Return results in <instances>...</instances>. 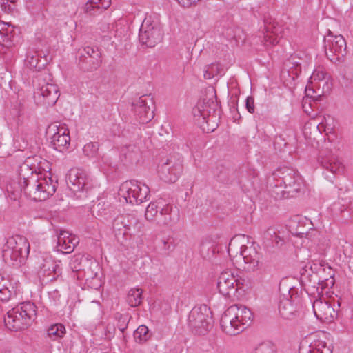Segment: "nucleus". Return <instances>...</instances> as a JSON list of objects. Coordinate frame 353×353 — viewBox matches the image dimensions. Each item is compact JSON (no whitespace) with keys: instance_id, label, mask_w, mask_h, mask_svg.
Wrapping results in <instances>:
<instances>
[{"instance_id":"ea45409f","label":"nucleus","mask_w":353,"mask_h":353,"mask_svg":"<svg viewBox=\"0 0 353 353\" xmlns=\"http://www.w3.org/2000/svg\"><path fill=\"white\" fill-rule=\"evenodd\" d=\"M279 183L276 181V184L274 189L272 190V194L276 199H281L287 198L290 196L292 192H288V189L283 190Z\"/></svg>"},{"instance_id":"a19ab883","label":"nucleus","mask_w":353,"mask_h":353,"mask_svg":"<svg viewBox=\"0 0 353 353\" xmlns=\"http://www.w3.org/2000/svg\"><path fill=\"white\" fill-rule=\"evenodd\" d=\"M254 353H276V348L271 343H263L255 348Z\"/></svg>"},{"instance_id":"412c9836","label":"nucleus","mask_w":353,"mask_h":353,"mask_svg":"<svg viewBox=\"0 0 353 353\" xmlns=\"http://www.w3.org/2000/svg\"><path fill=\"white\" fill-rule=\"evenodd\" d=\"M68 185L74 192L88 191L92 186L91 180L85 171L74 168L68 174Z\"/></svg>"},{"instance_id":"9d476101","label":"nucleus","mask_w":353,"mask_h":353,"mask_svg":"<svg viewBox=\"0 0 353 353\" xmlns=\"http://www.w3.org/2000/svg\"><path fill=\"white\" fill-rule=\"evenodd\" d=\"M210 105L203 101L199 102L192 110L194 123L203 131L213 132L218 126L217 115Z\"/></svg>"},{"instance_id":"dca6fc26","label":"nucleus","mask_w":353,"mask_h":353,"mask_svg":"<svg viewBox=\"0 0 353 353\" xmlns=\"http://www.w3.org/2000/svg\"><path fill=\"white\" fill-rule=\"evenodd\" d=\"M245 280L230 270L222 272L217 279V288L223 296H230L244 285Z\"/></svg>"},{"instance_id":"e433bc0d","label":"nucleus","mask_w":353,"mask_h":353,"mask_svg":"<svg viewBox=\"0 0 353 353\" xmlns=\"http://www.w3.org/2000/svg\"><path fill=\"white\" fill-rule=\"evenodd\" d=\"M83 52L84 53H82V55L85 54L87 57H92V58H94L93 63L94 66H97L98 64H101V53L97 48L87 46L83 49Z\"/></svg>"},{"instance_id":"2eb2a0df","label":"nucleus","mask_w":353,"mask_h":353,"mask_svg":"<svg viewBox=\"0 0 353 353\" xmlns=\"http://www.w3.org/2000/svg\"><path fill=\"white\" fill-rule=\"evenodd\" d=\"M275 180L288 192H298L302 185L303 180L300 174L292 168L285 167L277 170L274 173Z\"/></svg>"},{"instance_id":"7ed1b4c3","label":"nucleus","mask_w":353,"mask_h":353,"mask_svg":"<svg viewBox=\"0 0 353 353\" xmlns=\"http://www.w3.org/2000/svg\"><path fill=\"white\" fill-rule=\"evenodd\" d=\"M36 316V306L30 302L22 303L10 310L4 317L5 325L12 331L28 327Z\"/></svg>"},{"instance_id":"c9c22d12","label":"nucleus","mask_w":353,"mask_h":353,"mask_svg":"<svg viewBox=\"0 0 353 353\" xmlns=\"http://www.w3.org/2000/svg\"><path fill=\"white\" fill-rule=\"evenodd\" d=\"M135 340L142 343L148 341L150 338L149 330L145 325H140L134 332Z\"/></svg>"},{"instance_id":"f257e3e1","label":"nucleus","mask_w":353,"mask_h":353,"mask_svg":"<svg viewBox=\"0 0 353 353\" xmlns=\"http://www.w3.org/2000/svg\"><path fill=\"white\" fill-rule=\"evenodd\" d=\"M253 315L251 310L242 305H232L221 318L223 331L228 335H236L251 325Z\"/></svg>"},{"instance_id":"0eeeda50","label":"nucleus","mask_w":353,"mask_h":353,"mask_svg":"<svg viewBox=\"0 0 353 353\" xmlns=\"http://www.w3.org/2000/svg\"><path fill=\"white\" fill-rule=\"evenodd\" d=\"M118 194L120 200L123 199L126 203L139 205L148 200L150 189L141 182L126 181L121 185Z\"/></svg>"},{"instance_id":"6ab92c4d","label":"nucleus","mask_w":353,"mask_h":353,"mask_svg":"<svg viewBox=\"0 0 353 353\" xmlns=\"http://www.w3.org/2000/svg\"><path fill=\"white\" fill-rule=\"evenodd\" d=\"M312 272L319 276L318 284L322 289L331 288L335 283V272L325 261H315L310 266Z\"/></svg>"},{"instance_id":"bf43d9fd","label":"nucleus","mask_w":353,"mask_h":353,"mask_svg":"<svg viewBox=\"0 0 353 353\" xmlns=\"http://www.w3.org/2000/svg\"><path fill=\"white\" fill-rule=\"evenodd\" d=\"M3 353H25V352L23 351H22V350H18V351L12 352H5Z\"/></svg>"},{"instance_id":"f704fd0d","label":"nucleus","mask_w":353,"mask_h":353,"mask_svg":"<svg viewBox=\"0 0 353 353\" xmlns=\"http://www.w3.org/2000/svg\"><path fill=\"white\" fill-rule=\"evenodd\" d=\"M99 144L98 142H89L83 148L84 156L88 158H95L98 155Z\"/></svg>"},{"instance_id":"c03bdc74","label":"nucleus","mask_w":353,"mask_h":353,"mask_svg":"<svg viewBox=\"0 0 353 353\" xmlns=\"http://www.w3.org/2000/svg\"><path fill=\"white\" fill-rule=\"evenodd\" d=\"M265 238L271 239L273 242L275 243L276 246L282 245L283 240L276 233L273 228H269L264 234Z\"/></svg>"},{"instance_id":"cd10ccee","label":"nucleus","mask_w":353,"mask_h":353,"mask_svg":"<svg viewBox=\"0 0 353 353\" xmlns=\"http://www.w3.org/2000/svg\"><path fill=\"white\" fill-rule=\"evenodd\" d=\"M310 59V58L302 52L292 54L289 60L290 63L292 65L290 72L298 75L299 72L301 71L302 66L307 65Z\"/></svg>"},{"instance_id":"1a4fd4ad","label":"nucleus","mask_w":353,"mask_h":353,"mask_svg":"<svg viewBox=\"0 0 353 353\" xmlns=\"http://www.w3.org/2000/svg\"><path fill=\"white\" fill-rule=\"evenodd\" d=\"M60 263L49 252H40L34 257V268L39 277H49L52 281L61 274Z\"/></svg>"},{"instance_id":"13d9d810","label":"nucleus","mask_w":353,"mask_h":353,"mask_svg":"<svg viewBox=\"0 0 353 353\" xmlns=\"http://www.w3.org/2000/svg\"><path fill=\"white\" fill-rule=\"evenodd\" d=\"M128 148L130 150L131 149L132 152H134L135 154H139V150L138 148L134 145H129Z\"/></svg>"},{"instance_id":"2f4dec72","label":"nucleus","mask_w":353,"mask_h":353,"mask_svg":"<svg viewBox=\"0 0 353 353\" xmlns=\"http://www.w3.org/2000/svg\"><path fill=\"white\" fill-rule=\"evenodd\" d=\"M65 334V327L61 323H55L51 325L47 329L48 336L53 340L56 341L63 337Z\"/></svg>"},{"instance_id":"e2e57ef3","label":"nucleus","mask_w":353,"mask_h":353,"mask_svg":"<svg viewBox=\"0 0 353 353\" xmlns=\"http://www.w3.org/2000/svg\"><path fill=\"white\" fill-rule=\"evenodd\" d=\"M218 176L220 178V180H223V177H222L221 176H219V175Z\"/></svg>"},{"instance_id":"49530a36","label":"nucleus","mask_w":353,"mask_h":353,"mask_svg":"<svg viewBox=\"0 0 353 353\" xmlns=\"http://www.w3.org/2000/svg\"><path fill=\"white\" fill-rule=\"evenodd\" d=\"M325 72L323 68H316L314 70L310 76L309 83H312L314 81H319L324 79Z\"/></svg>"},{"instance_id":"a211bd4d","label":"nucleus","mask_w":353,"mask_h":353,"mask_svg":"<svg viewBox=\"0 0 353 353\" xmlns=\"http://www.w3.org/2000/svg\"><path fill=\"white\" fill-rule=\"evenodd\" d=\"M58 86L53 83H39V88L34 92V98L37 104L51 106L56 103L59 97Z\"/></svg>"},{"instance_id":"5701e85b","label":"nucleus","mask_w":353,"mask_h":353,"mask_svg":"<svg viewBox=\"0 0 353 353\" xmlns=\"http://www.w3.org/2000/svg\"><path fill=\"white\" fill-rule=\"evenodd\" d=\"M319 162L323 168L333 174H339L343 171L344 167L341 161L332 151L323 149L320 151Z\"/></svg>"},{"instance_id":"473e14b6","label":"nucleus","mask_w":353,"mask_h":353,"mask_svg":"<svg viewBox=\"0 0 353 353\" xmlns=\"http://www.w3.org/2000/svg\"><path fill=\"white\" fill-rule=\"evenodd\" d=\"M127 302L131 307L139 306L142 302V290L139 288L131 289L128 293Z\"/></svg>"},{"instance_id":"052dcab7","label":"nucleus","mask_w":353,"mask_h":353,"mask_svg":"<svg viewBox=\"0 0 353 353\" xmlns=\"http://www.w3.org/2000/svg\"><path fill=\"white\" fill-rule=\"evenodd\" d=\"M128 155V157H129V158H130V159H132V158H133V157L131 155V154H130V153H129Z\"/></svg>"},{"instance_id":"4c0bfd02","label":"nucleus","mask_w":353,"mask_h":353,"mask_svg":"<svg viewBox=\"0 0 353 353\" xmlns=\"http://www.w3.org/2000/svg\"><path fill=\"white\" fill-rule=\"evenodd\" d=\"M314 125L320 132L323 131L327 134H328L333 132L334 121L331 117H329L328 119L324 118V120L323 121H321L317 125L315 124Z\"/></svg>"},{"instance_id":"58836bf2","label":"nucleus","mask_w":353,"mask_h":353,"mask_svg":"<svg viewBox=\"0 0 353 353\" xmlns=\"http://www.w3.org/2000/svg\"><path fill=\"white\" fill-rule=\"evenodd\" d=\"M141 228L142 224L137 219V224L134 226L131 225L130 227H126L125 229H124L123 237L128 239V236L130 239L132 236H135L139 235L141 232Z\"/></svg>"},{"instance_id":"79ce46f5","label":"nucleus","mask_w":353,"mask_h":353,"mask_svg":"<svg viewBox=\"0 0 353 353\" xmlns=\"http://www.w3.org/2000/svg\"><path fill=\"white\" fill-rule=\"evenodd\" d=\"M219 73V65L216 63H212L206 66L204 70V78L206 79H211L214 76Z\"/></svg>"},{"instance_id":"f3484780","label":"nucleus","mask_w":353,"mask_h":353,"mask_svg":"<svg viewBox=\"0 0 353 353\" xmlns=\"http://www.w3.org/2000/svg\"><path fill=\"white\" fill-rule=\"evenodd\" d=\"M46 134L50 137L51 143L55 150L63 152L70 145L69 130L65 125L53 123L48 125Z\"/></svg>"},{"instance_id":"20e7f679","label":"nucleus","mask_w":353,"mask_h":353,"mask_svg":"<svg viewBox=\"0 0 353 353\" xmlns=\"http://www.w3.org/2000/svg\"><path fill=\"white\" fill-rule=\"evenodd\" d=\"M57 179L51 172L32 178L29 185H25L24 194L34 201H42L52 196L56 191Z\"/></svg>"},{"instance_id":"de8ad7c7","label":"nucleus","mask_w":353,"mask_h":353,"mask_svg":"<svg viewBox=\"0 0 353 353\" xmlns=\"http://www.w3.org/2000/svg\"><path fill=\"white\" fill-rule=\"evenodd\" d=\"M161 243L163 245V249L167 252L173 251L175 248L174 241L172 237H168L162 239Z\"/></svg>"},{"instance_id":"c756f323","label":"nucleus","mask_w":353,"mask_h":353,"mask_svg":"<svg viewBox=\"0 0 353 353\" xmlns=\"http://www.w3.org/2000/svg\"><path fill=\"white\" fill-rule=\"evenodd\" d=\"M279 310L281 316L288 319L295 313L296 307L290 299L283 297L280 301Z\"/></svg>"},{"instance_id":"b1692460","label":"nucleus","mask_w":353,"mask_h":353,"mask_svg":"<svg viewBox=\"0 0 353 353\" xmlns=\"http://www.w3.org/2000/svg\"><path fill=\"white\" fill-rule=\"evenodd\" d=\"M313 310L316 318L321 321L331 323L337 316V312L326 301H322L321 299H316L313 302Z\"/></svg>"},{"instance_id":"39448f33","label":"nucleus","mask_w":353,"mask_h":353,"mask_svg":"<svg viewBox=\"0 0 353 353\" xmlns=\"http://www.w3.org/2000/svg\"><path fill=\"white\" fill-rule=\"evenodd\" d=\"M244 236L232 239L228 245V252L233 260L243 259L244 262L249 265L252 269L258 266L261 254L258 252L256 246L252 243L245 245L243 243Z\"/></svg>"},{"instance_id":"864d4df0","label":"nucleus","mask_w":353,"mask_h":353,"mask_svg":"<svg viewBox=\"0 0 353 353\" xmlns=\"http://www.w3.org/2000/svg\"><path fill=\"white\" fill-rule=\"evenodd\" d=\"M314 92V90L313 88H311L309 84L307 85L305 88L306 96L305 97H311V99H312L313 103H315V101L318 100L319 97H320V95H319L318 97H312V94H313Z\"/></svg>"},{"instance_id":"a18cd8bd","label":"nucleus","mask_w":353,"mask_h":353,"mask_svg":"<svg viewBox=\"0 0 353 353\" xmlns=\"http://www.w3.org/2000/svg\"><path fill=\"white\" fill-rule=\"evenodd\" d=\"M26 64L27 66L32 69L40 68V66L38 65L39 58L37 55L28 54L26 59Z\"/></svg>"},{"instance_id":"7c9ffc66","label":"nucleus","mask_w":353,"mask_h":353,"mask_svg":"<svg viewBox=\"0 0 353 353\" xmlns=\"http://www.w3.org/2000/svg\"><path fill=\"white\" fill-rule=\"evenodd\" d=\"M305 353H332V349L325 341L316 339L310 343Z\"/></svg>"},{"instance_id":"f03ea898","label":"nucleus","mask_w":353,"mask_h":353,"mask_svg":"<svg viewBox=\"0 0 353 353\" xmlns=\"http://www.w3.org/2000/svg\"><path fill=\"white\" fill-rule=\"evenodd\" d=\"M30 252V243L23 236L16 235L7 239L2 249V257L9 265L19 267L23 265Z\"/></svg>"},{"instance_id":"37998d69","label":"nucleus","mask_w":353,"mask_h":353,"mask_svg":"<svg viewBox=\"0 0 353 353\" xmlns=\"http://www.w3.org/2000/svg\"><path fill=\"white\" fill-rule=\"evenodd\" d=\"M115 319L118 321V328L121 332H123L128 327V323L130 318L127 314L116 313Z\"/></svg>"},{"instance_id":"ddd939ff","label":"nucleus","mask_w":353,"mask_h":353,"mask_svg":"<svg viewBox=\"0 0 353 353\" xmlns=\"http://www.w3.org/2000/svg\"><path fill=\"white\" fill-rule=\"evenodd\" d=\"M31 159H26L25 161L20 165L17 170V178L16 181H13L7 185V191L14 196H17L19 193L23 192L25 190V185L28 186L30 183L32 178L36 179L38 175L35 174L31 170L32 165Z\"/></svg>"},{"instance_id":"bb28decb","label":"nucleus","mask_w":353,"mask_h":353,"mask_svg":"<svg viewBox=\"0 0 353 353\" xmlns=\"http://www.w3.org/2000/svg\"><path fill=\"white\" fill-rule=\"evenodd\" d=\"M137 224V219L130 214L117 217L113 222V229L117 236H123L124 229Z\"/></svg>"},{"instance_id":"9b49d317","label":"nucleus","mask_w":353,"mask_h":353,"mask_svg":"<svg viewBox=\"0 0 353 353\" xmlns=\"http://www.w3.org/2000/svg\"><path fill=\"white\" fill-rule=\"evenodd\" d=\"M162 38L163 31L159 22L152 20L151 17H145L139 30L140 42L147 47L152 48L160 43Z\"/></svg>"},{"instance_id":"72a5a7b5","label":"nucleus","mask_w":353,"mask_h":353,"mask_svg":"<svg viewBox=\"0 0 353 353\" xmlns=\"http://www.w3.org/2000/svg\"><path fill=\"white\" fill-rule=\"evenodd\" d=\"M8 285H10L9 282L0 276V301H8L12 294Z\"/></svg>"},{"instance_id":"423d86ee","label":"nucleus","mask_w":353,"mask_h":353,"mask_svg":"<svg viewBox=\"0 0 353 353\" xmlns=\"http://www.w3.org/2000/svg\"><path fill=\"white\" fill-rule=\"evenodd\" d=\"M172 206L159 199L150 203L145 210V217L149 221L159 225L172 226L178 219L172 216Z\"/></svg>"},{"instance_id":"8fccbe9b","label":"nucleus","mask_w":353,"mask_h":353,"mask_svg":"<svg viewBox=\"0 0 353 353\" xmlns=\"http://www.w3.org/2000/svg\"><path fill=\"white\" fill-rule=\"evenodd\" d=\"M311 97H304L303 99V109L306 113L310 112V109H312L314 103H312Z\"/></svg>"},{"instance_id":"c85d7f7f","label":"nucleus","mask_w":353,"mask_h":353,"mask_svg":"<svg viewBox=\"0 0 353 353\" xmlns=\"http://www.w3.org/2000/svg\"><path fill=\"white\" fill-rule=\"evenodd\" d=\"M26 159H31L32 165L31 170L38 176H43V173L50 172L48 170H50L49 162L46 159L41 158L39 156H34L28 157Z\"/></svg>"},{"instance_id":"680f3d73","label":"nucleus","mask_w":353,"mask_h":353,"mask_svg":"<svg viewBox=\"0 0 353 353\" xmlns=\"http://www.w3.org/2000/svg\"><path fill=\"white\" fill-rule=\"evenodd\" d=\"M16 0H8V1H10V3H14Z\"/></svg>"},{"instance_id":"09e8293b","label":"nucleus","mask_w":353,"mask_h":353,"mask_svg":"<svg viewBox=\"0 0 353 353\" xmlns=\"http://www.w3.org/2000/svg\"><path fill=\"white\" fill-rule=\"evenodd\" d=\"M91 3L94 4V6L97 8V10L103 9L105 10L110 7L111 4L110 0H90Z\"/></svg>"},{"instance_id":"aec40b11","label":"nucleus","mask_w":353,"mask_h":353,"mask_svg":"<svg viewBox=\"0 0 353 353\" xmlns=\"http://www.w3.org/2000/svg\"><path fill=\"white\" fill-rule=\"evenodd\" d=\"M183 171L179 159L170 158L159 167L158 172L161 180L166 183H174Z\"/></svg>"},{"instance_id":"a878e982","label":"nucleus","mask_w":353,"mask_h":353,"mask_svg":"<svg viewBox=\"0 0 353 353\" xmlns=\"http://www.w3.org/2000/svg\"><path fill=\"white\" fill-rule=\"evenodd\" d=\"M70 267L74 272H89L92 267H97L96 261L90 258L89 255H75L70 263Z\"/></svg>"},{"instance_id":"3c124183","label":"nucleus","mask_w":353,"mask_h":353,"mask_svg":"<svg viewBox=\"0 0 353 353\" xmlns=\"http://www.w3.org/2000/svg\"><path fill=\"white\" fill-rule=\"evenodd\" d=\"M83 57H84L83 61L88 64V67L87 68L88 70H94L100 66L101 64H98L97 66H94L93 63L94 58H92V57H87L85 54H83Z\"/></svg>"},{"instance_id":"f8f14e48","label":"nucleus","mask_w":353,"mask_h":353,"mask_svg":"<svg viewBox=\"0 0 353 353\" xmlns=\"http://www.w3.org/2000/svg\"><path fill=\"white\" fill-rule=\"evenodd\" d=\"M346 41L342 35H334L328 30L327 34L324 37V50L330 61H341L346 54Z\"/></svg>"},{"instance_id":"6e6d98bb","label":"nucleus","mask_w":353,"mask_h":353,"mask_svg":"<svg viewBox=\"0 0 353 353\" xmlns=\"http://www.w3.org/2000/svg\"><path fill=\"white\" fill-rule=\"evenodd\" d=\"M2 10L5 12H10L12 10V7L10 4L6 5L5 2H3L1 5Z\"/></svg>"},{"instance_id":"603ef678","label":"nucleus","mask_w":353,"mask_h":353,"mask_svg":"<svg viewBox=\"0 0 353 353\" xmlns=\"http://www.w3.org/2000/svg\"><path fill=\"white\" fill-rule=\"evenodd\" d=\"M245 107L250 113L254 112V99L252 97H248L245 101Z\"/></svg>"},{"instance_id":"5fc2aeb1","label":"nucleus","mask_w":353,"mask_h":353,"mask_svg":"<svg viewBox=\"0 0 353 353\" xmlns=\"http://www.w3.org/2000/svg\"><path fill=\"white\" fill-rule=\"evenodd\" d=\"M95 9H97V8L94 6L93 3H91L90 0H88L84 7L85 12L86 13L93 14Z\"/></svg>"},{"instance_id":"393cba45","label":"nucleus","mask_w":353,"mask_h":353,"mask_svg":"<svg viewBox=\"0 0 353 353\" xmlns=\"http://www.w3.org/2000/svg\"><path fill=\"white\" fill-rule=\"evenodd\" d=\"M79 242V238L68 231L61 230L57 234V248L63 253L69 254L73 252Z\"/></svg>"},{"instance_id":"4d7b16f0","label":"nucleus","mask_w":353,"mask_h":353,"mask_svg":"<svg viewBox=\"0 0 353 353\" xmlns=\"http://www.w3.org/2000/svg\"><path fill=\"white\" fill-rule=\"evenodd\" d=\"M6 25V23L0 21V36L3 37L6 34V32H5L4 26Z\"/></svg>"},{"instance_id":"6e6552de","label":"nucleus","mask_w":353,"mask_h":353,"mask_svg":"<svg viewBox=\"0 0 353 353\" xmlns=\"http://www.w3.org/2000/svg\"><path fill=\"white\" fill-rule=\"evenodd\" d=\"M210 309L206 305L196 306L192 309L188 317V325L195 334L204 335L212 327Z\"/></svg>"},{"instance_id":"4468645a","label":"nucleus","mask_w":353,"mask_h":353,"mask_svg":"<svg viewBox=\"0 0 353 353\" xmlns=\"http://www.w3.org/2000/svg\"><path fill=\"white\" fill-rule=\"evenodd\" d=\"M132 110L140 123H148L154 117V102L150 95H143L132 103Z\"/></svg>"},{"instance_id":"4be33fe9","label":"nucleus","mask_w":353,"mask_h":353,"mask_svg":"<svg viewBox=\"0 0 353 353\" xmlns=\"http://www.w3.org/2000/svg\"><path fill=\"white\" fill-rule=\"evenodd\" d=\"M284 35V28L282 24L274 20L265 21V32L263 42L265 46H274L279 42V39Z\"/></svg>"}]
</instances>
